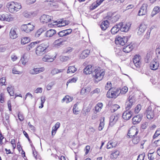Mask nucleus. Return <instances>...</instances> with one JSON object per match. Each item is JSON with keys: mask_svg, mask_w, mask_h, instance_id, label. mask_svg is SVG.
Here are the masks:
<instances>
[{"mask_svg": "<svg viewBox=\"0 0 160 160\" xmlns=\"http://www.w3.org/2000/svg\"><path fill=\"white\" fill-rule=\"evenodd\" d=\"M6 7L11 13L16 12L22 8V6L20 3L13 2L8 3L7 4Z\"/></svg>", "mask_w": 160, "mask_h": 160, "instance_id": "1", "label": "nucleus"}, {"mask_svg": "<svg viewBox=\"0 0 160 160\" xmlns=\"http://www.w3.org/2000/svg\"><path fill=\"white\" fill-rule=\"evenodd\" d=\"M105 74V72L103 69L100 68H97L94 70L92 73V77L96 79V81L98 82L101 80Z\"/></svg>", "mask_w": 160, "mask_h": 160, "instance_id": "2", "label": "nucleus"}, {"mask_svg": "<svg viewBox=\"0 0 160 160\" xmlns=\"http://www.w3.org/2000/svg\"><path fill=\"white\" fill-rule=\"evenodd\" d=\"M49 46L48 42H45L41 44L36 48V53L38 55H41L46 52V50Z\"/></svg>", "mask_w": 160, "mask_h": 160, "instance_id": "3", "label": "nucleus"}, {"mask_svg": "<svg viewBox=\"0 0 160 160\" xmlns=\"http://www.w3.org/2000/svg\"><path fill=\"white\" fill-rule=\"evenodd\" d=\"M120 93V90L116 89L112 90L111 89H109L107 92V97L110 98H116Z\"/></svg>", "mask_w": 160, "mask_h": 160, "instance_id": "4", "label": "nucleus"}, {"mask_svg": "<svg viewBox=\"0 0 160 160\" xmlns=\"http://www.w3.org/2000/svg\"><path fill=\"white\" fill-rule=\"evenodd\" d=\"M141 57L139 55H135L133 58V63L134 66H132V68L137 69L140 67L141 64L140 62Z\"/></svg>", "mask_w": 160, "mask_h": 160, "instance_id": "5", "label": "nucleus"}, {"mask_svg": "<svg viewBox=\"0 0 160 160\" xmlns=\"http://www.w3.org/2000/svg\"><path fill=\"white\" fill-rule=\"evenodd\" d=\"M52 16L44 14L42 15L40 18L41 22L43 23H47L49 22L51 23L53 22L54 21L52 20Z\"/></svg>", "mask_w": 160, "mask_h": 160, "instance_id": "6", "label": "nucleus"}, {"mask_svg": "<svg viewBox=\"0 0 160 160\" xmlns=\"http://www.w3.org/2000/svg\"><path fill=\"white\" fill-rule=\"evenodd\" d=\"M34 28V26L30 23L27 24H23L22 25L21 29L26 33H28L32 31Z\"/></svg>", "mask_w": 160, "mask_h": 160, "instance_id": "7", "label": "nucleus"}, {"mask_svg": "<svg viewBox=\"0 0 160 160\" xmlns=\"http://www.w3.org/2000/svg\"><path fill=\"white\" fill-rule=\"evenodd\" d=\"M127 42V37L119 36L115 40V43L117 45L123 46Z\"/></svg>", "mask_w": 160, "mask_h": 160, "instance_id": "8", "label": "nucleus"}, {"mask_svg": "<svg viewBox=\"0 0 160 160\" xmlns=\"http://www.w3.org/2000/svg\"><path fill=\"white\" fill-rule=\"evenodd\" d=\"M14 18L11 14H3L0 15V20L8 22H10L13 21Z\"/></svg>", "mask_w": 160, "mask_h": 160, "instance_id": "9", "label": "nucleus"}, {"mask_svg": "<svg viewBox=\"0 0 160 160\" xmlns=\"http://www.w3.org/2000/svg\"><path fill=\"white\" fill-rule=\"evenodd\" d=\"M66 24V23L63 21H59L58 22L55 21H53V22H52L51 23H49L48 24V26L50 28L55 27L56 26L58 27H62L65 26Z\"/></svg>", "mask_w": 160, "mask_h": 160, "instance_id": "10", "label": "nucleus"}, {"mask_svg": "<svg viewBox=\"0 0 160 160\" xmlns=\"http://www.w3.org/2000/svg\"><path fill=\"white\" fill-rule=\"evenodd\" d=\"M119 24H121V25L120 29L121 31L125 32H127L128 31L131 25V23L129 22H127L125 23L120 22L119 23Z\"/></svg>", "mask_w": 160, "mask_h": 160, "instance_id": "11", "label": "nucleus"}, {"mask_svg": "<svg viewBox=\"0 0 160 160\" xmlns=\"http://www.w3.org/2000/svg\"><path fill=\"white\" fill-rule=\"evenodd\" d=\"M146 113L148 119L150 120L153 118L154 116V110H152L151 106L148 107L146 110Z\"/></svg>", "mask_w": 160, "mask_h": 160, "instance_id": "12", "label": "nucleus"}, {"mask_svg": "<svg viewBox=\"0 0 160 160\" xmlns=\"http://www.w3.org/2000/svg\"><path fill=\"white\" fill-rule=\"evenodd\" d=\"M148 5L146 3L143 4L138 12L139 16H143L146 14L147 12V8Z\"/></svg>", "mask_w": 160, "mask_h": 160, "instance_id": "13", "label": "nucleus"}, {"mask_svg": "<svg viewBox=\"0 0 160 160\" xmlns=\"http://www.w3.org/2000/svg\"><path fill=\"white\" fill-rule=\"evenodd\" d=\"M128 101L126 103L125 108L126 110H128L131 108L134 102V98L129 96L128 98Z\"/></svg>", "mask_w": 160, "mask_h": 160, "instance_id": "14", "label": "nucleus"}, {"mask_svg": "<svg viewBox=\"0 0 160 160\" xmlns=\"http://www.w3.org/2000/svg\"><path fill=\"white\" fill-rule=\"evenodd\" d=\"M159 66V63L156 59L152 60L150 64V68L152 70L157 69Z\"/></svg>", "mask_w": 160, "mask_h": 160, "instance_id": "15", "label": "nucleus"}, {"mask_svg": "<svg viewBox=\"0 0 160 160\" xmlns=\"http://www.w3.org/2000/svg\"><path fill=\"white\" fill-rule=\"evenodd\" d=\"M132 115V112L131 111L126 110L123 113V118L126 120L129 119Z\"/></svg>", "mask_w": 160, "mask_h": 160, "instance_id": "16", "label": "nucleus"}, {"mask_svg": "<svg viewBox=\"0 0 160 160\" xmlns=\"http://www.w3.org/2000/svg\"><path fill=\"white\" fill-rule=\"evenodd\" d=\"M138 133V131L136 129L131 128L129 131L128 136L129 138H133Z\"/></svg>", "mask_w": 160, "mask_h": 160, "instance_id": "17", "label": "nucleus"}, {"mask_svg": "<svg viewBox=\"0 0 160 160\" xmlns=\"http://www.w3.org/2000/svg\"><path fill=\"white\" fill-rule=\"evenodd\" d=\"M94 67L91 65H89L85 68L83 69V72L86 74L92 73Z\"/></svg>", "mask_w": 160, "mask_h": 160, "instance_id": "18", "label": "nucleus"}, {"mask_svg": "<svg viewBox=\"0 0 160 160\" xmlns=\"http://www.w3.org/2000/svg\"><path fill=\"white\" fill-rule=\"evenodd\" d=\"M147 28L146 26L144 24L142 23L140 25L138 32V34L140 35L142 34L145 32Z\"/></svg>", "mask_w": 160, "mask_h": 160, "instance_id": "19", "label": "nucleus"}, {"mask_svg": "<svg viewBox=\"0 0 160 160\" xmlns=\"http://www.w3.org/2000/svg\"><path fill=\"white\" fill-rule=\"evenodd\" d=\"M142 118L140 115H138L134 116L132 119V123L134 124H137L141 121Z\"/></svg>", "mask_w": 160, "mask_h": 160, "instance_id": "20", "label": "nucleus"}, {"mask_svg": "<svg viewBox=\"0 0 160 160\" xmlns=\"http://www.w3.org/2000/svg\"><path fill=\"white\" fill-rule=\"evenodd\" d=\"M109 23L108 21L105 20L102 22L100 24V27L102 30H106L109 27Z\"/></svg>", "mask_w": 160, "mask_h": 160, "instance_id": "21", "label": "nucleus"}, {"mask_svg": "<svg viewBox=\"0 0 160 160\" xmlns=\"http://www.w3.org/2000/svg\"><path fill=\"white\" fill-rule=\"evenodd\" d=\"M119 117V114H113L111 116L110 118V124H114L118 120Z\"/></svg>", "mask_w": 160, "mask_h": 160, "instance_id": "22", "label": "nucleus"}, {"mask_svg": "<svg viewBox=\"0 0 160 160\" xmlns=\"http://www.w3.org/2000/svg\"><path fill=\"white\" fill-rule=\"evenodd\" d=\"M118 142L114 140H112L108 142L107 144V148L108 149H110L115 147Z\"/></svg>", "mask_w": 160, "mask_h": 160, "instance_id": "23", "label": "nucleus"}, {"mask_svg": "<svg viewBox=\"0 0 160 160\" xmlns=\"http://www.w3.org/2000/svg\"><path fill=\"white\" fill-rule=\"evenodd\" d=\"M121 24H118L116 25H115L111 29V33L113 34H115L117 33L120 29L121 27Z\"/></svg>", "mask_w": 160, "mask_h": 160, "instance_id": "24", "label": "nucleus"}, {"mask_svg": "<svg viewBox=\"0 0 160 160\" xmlns=\"http://www.w3.org/2000/svg\"><path fill=\"white\" fill-rule=\"evenodd\" d=\"M56 33V31L55 30L50 29L46 32L45 34V36L47 38H50L52 37Z\"/></svg>", "mask_w": 160, "mask_h": 160, "instance_id": "25", "label": "nucleus"}, {"mask_svg": "<svg viewBox=\"0 0 160 160\" xmlns=\"http://www.w3.org/2000/svg\"><path fill=\"white\" fill-rule=\"evenodd\" d=\"M56 58V57L52 58L50 56L47 54L45 55L42 58V60L44 62H51L54 61Z\"/></svg>", "mask_w": 160, "mask_h": 160, "instance_id": "26", "label": "nucleus"}, {"mask_svg": "<svg viewBox=\"0 0 160 160\" xmlns=\"http://www.w3.org/2000/svg\"><path fill=\"white\" fill-rule=\"evenodd\" d=\"M16 29L12 28L10 32L9 36L10 38L12 39L16 38L18 37L16 31Z\"/></svg>", "mask_w": 160, "mask_h": 160, "instance_id": "27", "label": "nucleus"}, {"mask_svg": "<svg viewBox=\"0 0 160 160\" xmlns=\"http://www.w3.org/2000/svg\"><path fill=\"white\" fill-rule=\"evenodd\" d=\"M60 124L59 122H57L55 125L53 127L52 131V136L54 135L58 129L59 128Z\"/></svg>", "mask_w": 160, "mask_h": 160, "instance_id": "28", "label": "nucleus"}, {"mask_svg": "<svg viewBox=\"0 0 160 160\" xmlns=\"http://www.w3.org/2000/svg\"><path fill=\"white\" fill-rule=\"evenodd\" d=\"M90 50H84L80 55V57L82 59H84L87 57L90 53Z\"/></svg>", "mask_w": 160, "mask_h": 160, "instance_id": "29", "label": "nucleus"}, {"mask_svg": "<svg viewBox=\"0 0 160 160\" xmlns=\"http://www.w3.org/2000/svg\"><path fill=\"white\" fill-rule=\"evenodd\" d=\"M133 47L132 45H129L127 46H125L123 48V51L126 53L130 52L133 48Z\"/></svg>", "mask_w": 160, "mask_h": 160, "instance_id": "30", "label": "nucleus"}, {"mask_svg": "<svg viewBox=\"0 0 160 160\" xmlns=\"http://www.w3.org/2000/svg\"><path fill=\"white\" fill-rule=\"evenodd\" d=\"M91 107L92 106L90 104L86 108H84L82 111V114L85 116L88 115L91 109Z\"/></svg>", "mask_w": 160, "mask_h": 160, "instance_id": "31", "label": "nucleus"}, {"mask_svg": "<svg viewBox=\"0 0 160 160\" xmlns=\"http://www.w3.org/2000/svg\"><path fill=\"white\" fill-rule=\"evenodd\" d=\"M66 40H63L62 38H60L56 40L54 42V43L56 46L58 47L62 45V43L63 41H65Z\"/></svg>", "mask_w": 160, "mask_h": 160, "instance_id": "32", "label": "nucleus"}, {"mask_svg": "<svg viewBox=\"0 0 160 160\" xmlns=\"http://www.w3.org/2000/svg\"><path fill=\"white\" fill-rule=\"evenodd\" d=\"M103 107V104L102 103H98L95 107V111L96 112L101 111Z\"/></svg>", "mask_w": 160, "mask_h": 160, "instance_id": "33", "label": "nucleus"}, {"mask_svg": "<svg viewBox=\"0 0 160 160\" xmlns=\"http://www.w3.org/2000/svg\"><path fill=\"white\" fill-rule=\"evenodd\" d=\"M77 70V68L74 67V66H69L68 67V68L67 71V73H73L75 72Z\"/></svg>", "mask_w": 160, "mask_h": 160, "instance_id": "34", "label": "nucleus"}, {"mask_svg": "<svg viewBox=\"0 0 160 160\" xmlns=\"http://www.w3.org/2000/svg\"><path fill=\"white\" fill-rule=\"evenodd\" d=\"M8 92L11 96H13L14 95V87L10 85L7 88Z\"/></svg>", "mask_w": 160, "mask_h": 160, "instance_id": "35", "label": "nucleus"}, {"mask_svg": "<svg viewBox=\"0 0 160 160\" xmlns=\"http://www.w3.org/2000/svg\"><path fill=\"white\" fill-rule=\"evenodd\" d=\"M37 44L36 42L31 43L30 44L27 45L26 47V49L27 51H29L32 48H34Z\"/></svg>", "mask_w": 160, "mask_h": 160, "instance_id": "36", "label": "nucleus"}, {"mask_svg": "<svg viewBox=\"0 0 160 160\" xmlns=\"http://www.w3.org/2000/svg\"><path fill=\"white\" fill-rule=\"evenodd\" d=\"M119 154V152L118 150L114 151L112 153L110 156V158L112 159L116 158Z\"/></svg>", "mask_w": 160, "mask_h": 160, "instance_id": "37", "label": "nucleus"}, {"mask_svg": "<svg viewBox=\"0 0 160 160\" xmlns=\"http://www.w3.org/2000/svg\"><path fill=\"white\" fill-rule=\"evenodd\" d=\"M120 16L118 14H116L115 16H112L110 17V20L112 22H114L117 21L119 19Z\"/></svg>", "mask_w": 160, "mask_h": 160, "instance_id": "38", "label": "nucleus"}, {"mask_svg": "<svg viewBox=\"0 0 160 160\" xmlns=\"http://www.w3.org/2000/svg\"><path fill=\"white\" fill-rule=\"evenodd\" d=\"M104 117H103L100 120V122L98 128V130L100 131L102 130L104 127Z\"/></svg>", "mask_w": 160, "mask_h": 160, "instance_id": "39", "label": "nucleus"}, {"mask_svg": "<svg viewBox=\"0 0 160 160\" xmlns=\"http://www.w3.org/2000/svg\"><path fill=\"white\" fill-rule=\"evenodd\" d=\"M9 115L8 114L6 113L5 116V119L6 121V122L3 121V123L4 125L6 126H7L8 124H9Z\"/></svg>", "mask_w": 160, "mask_h": 160, "instance_id": "40", "label": "nucleus"}, {"mask_svg": "<svg viewBox=\"0 0 160 160\" xmlns=\"http://www.w3.org/2000/svg\"><path fill=\"white\" fill-rule=\"evenodd\" d=\"M132 138V142L134 144H138L140 140V137L138 136H135Z\"/></svg>", "mask_w": 160, "mask_h": 160, "instance_id": "41", "label": "nucleus"}, {"mask_svg": "<svg viewBox=\"0 0 160 160\" xmlns=\"http://www.w3.org/2000/svg\"><path fill=\"white\" fill-rule=\"evenodd\" d=\"M30 39L28 37H23L21 39V43L22 44H25L30 42Z\"/></svg>", "mask_w": 160, "mask_h": 160, "instance_id": "42", "label": "nucleus"}, {"mask_svg": "<svg viewBox=\"0 0 160 160\" xmlns=\"http://www.w3.org/2000/svg\"><path fill=\"white\" fill-rule=\"evenodd\" d=\"M120 108V106L118 104L113 105L112 106L111 110L112 112H114Z\"/></svg>", "mask_w": 160, "mask_h": 160, "instance_id": "43", "label": "nucleus"}, {"mask_svg": "<svg viewBox=\"0 0 160 160\" xmlns=\"http://www.w3.org/2000/svg\"><path fill=\"white\" fill-rule=\"evenodd\" d=\"M73 98L69 97L68 96H66L62 100L63 102L66 101V103H68L72 100Z\"/></svg>", "mask_w": 160, "mask_h": 160, "instance_id": "44", "label": "nucleus"}, {"mask_svg": "<svg viewBox=\"0 0 160 160\" xmlns=\"http://www.w3.org/2000/svg\"><path fill=\"white\" fill-rule=\"evenodd\" d=\"M77 80L78 78H73L72 79H69L67 83V86H68V84L69 83L75 82Z\"/></svg>", "mask_w": 160, "mask_h": 160, "instance_id": "45", "label": "nucleus"}, {"mask_svg": "<svg viewBox=\"0 0 160 160\" xmlns=\"http://www.w3.org/2000/svg\"><path fill=\"white\" fill-rule=\"evenodd\" d=\"M12 73L14 74H20L22 73V72L18 71L16 68L14 67L12 69Z\"/></svg>", "mask_w": 160, "mask_h": 160, "instance_id": "46", "label": "nucleus"}, {"mask_svg": "<svg viewBox=\"0 0 160 160\" xmlns=\"http://www.w3.org/2000/svg\"><path fill=\"white\" fill-rule=\"evenodd\" d=\"M119 90L120 93H121L122 94H124L127 92L128 88L127 87H124L121 89Z\"/></svg>", "mask_w": 160, "mask_h": 160, "instance_id": "47", "label": "nucleus"}, {"mask_svg": "<svg viewBox=\"0 0 160 160\" xmlns=\"http://www.w3.org/2000/svg\"><path fill=\"white\" fill-rule=\"evenodd\" d=\"M29 72L31 74H38L37 68H34L30 70Z\"/></svg>", "mask_w": 160, "mask_h": 160, "instance_id": "48", "label": "nucleus"}, {"mask_svg": "<svg viewBox=\"0 0 160 160\" xmlns=\"http://www.w3.org/2000/svg\"><path fill=\"white\" fill-rule=\"evenodd\" d=\"M18 117L20 121H23L24 119V117L23 114L22 113L19 112L18 113Z\"/></svg>", "mask_w": 160, "mask_h": 160, "instance_id": "49", "label": "nucleus"}, {"mask_svg": "<svg viewBox=\"0 0 160 160\" xmlns=\"http://www.w3.org/2000/svg\"><path fill=\"white\" fill-rule=\"evenodd\" d=\"M141 106L140 105L138 104L135 108V112L136 113H138L141 110Z\"/></svg>", "mask_w": 160, "mask_h": 160, "instance_id": "50", "label": "nucleus"}, {"mask_svg": "<svg viewBox=\"0 0 160 160\" xmlns=\"http://www.w3.org/2000/svg\"><path fill=\"white\" fill-rule=\"evenodd\" d=\"M160 135V128L158 129L153 136V138H155Z\"/></svg>", "mask_w": 160, "mask_h": 160, "instance_id": "51", "label": "nucleus"}, {"mask_svg": "<svg viewBox=\"0 0 160 160\" xmlns=\"http://www.w3.org/2000/svg\"><path fill=\"white\" fill-rule=\"evenodd\" d=\"M68 57L65 56H62L60 57V60L62 62H65L68 59Z\"/></svg>", "mask_w": 160, "mask_h": 160, "instance_id": "52", "label": "nucleus"}, {"mask_svg": "<svg viewBox=\"0 0 160 160\" xmlns=\"http://www.w3.org/2000/svg\"><path fill=\"white\" fill-rule=\"evenodd\" d=\"M6 82V79L4 77H3L0 79V84L1 86L5 85V83Z\"/></svg>", "mask_w": 160, "mask_h": 160, "instance_id": "53", "label": "nucleus"}, {"mask_svg": "<svg viewBox=\"0 0 160 160\" xmlns=\"http://www.w3.org/2000/svg\"><path fill=\"white\" fill-rule=\"evenodd\" d=\"M27 62V60L25 59L24 57L22 58L20 60V62H21V63L23 65H25Z\"/></svg>", "mask_w": 160, "mask_h": 160, "instance_id": "54", "label": "nucleus"}, {"mask_svg": "<svg viewBox=\"0 0 160 160\" xmlns=\"http://www.w3.org/2000/svg\"><path fill=\"white\" fill-rule=\"evenodd\" d=\"M145 157V153L139 155L138 156L137 160H143Z\"/></svg>", "mask_w": 160, "mask_h": 160, "instance_id": "55", "label": "nucleus"}, {"mask_svg": "<svg viewBox=\"0 0 160 160\" xmlns=\"http://www.w3.org/2000/svg\"><path fill=\"white\" fill-rule=\"evenodd\" d=\"M65 33V34L66 36H67L70 33L72 32V29H66L63 30Z\"/></svg>", "mask_w": 160, "mask_h": 160, "instance_id": "56", "label": "nucleus"}, {"mask_svg": "<svg viewBox=\"0 0 160 160\" xmlns=\"http://www.w3.org/2000/svg\"><path fill=\"white\" fill-rule=\"evenodd\" d=\"M151 59V56L150 53H148L146 57L145 62H148Z\"/></svg>", "mask_w": 160, "mask_h": 160, "instance_id": "57", "label": "nucleus"}, {"mask_svg": "<svg viewBox=\"0 0 160 160\" xmlns=\"http://www.w3.org/2000/svg\"><path fill=\"white\" fill-rule=\"evenodd\" d=\"M42 88H38L35 91V92L37 93H41L42 92Z\"/></svg>", "mask_w": 160, "mask_h": 160, "instance_id": "58", "label": "nucleus"}, {"mask_svg": "<svg viewBox=\"0 0 160 160\" xmlns=\"http://www.w3.org/2000/svg\"><path fill=\"white\" fill-rule=\"evenodd\" d=\"M99 5H98L97 3L96 2H94L92 5L91 9L92 10L94 9L97 8Z\"/></svg>", "mask_w": 160, "mask_h": 160, "instance_id": "59", "label": "nucleus"}, {"mask_svg": "<svg viewBox=\"0 0 160 160\" xmlns=\"http://www.w3.org/2000/svg\"><path fill=\"white\" fill-rule=\"evenodd\" d=\"M153 153H149L148 155V158L149 160H153L154 157L153 156Z\"/></svg>", "mask_w": 160, "mask_h": 160, "instance_id": "60", "label": "nucleus"}, {"mask_svg": "<svg viewBox=\"0 0 160 160\" xmlns=\"http://www.w3.org/2000/svg\"><path fill=\"white\" fill-rule=\"evenodd\" d=\"M156 54H158V57H160V46H159L156 50Z\"/></svg>", "mask_w": 160, "mask_h": 160, "instance_id": "61", "label": "nucleus"}, {"mask_svg": "<svg viewBox=\"0 0 160 160\" xmlns=\"http://www.w3.org/2000/svg\"><path fill=\"white\" fill-rule=\"evenodd\" d=\"M90 149V147L88 145H87L85 149V151H86L85 154H87L89 152Z\"/></svg>", "mask_w": 160, "mask_h": 160, "instance_id": "62", "label": "nucleus"}, {"mask_svg": "<svg viewBox=\"0 0 160 160\" xmlns=\"http://www.w3.org/2000/svg\"><path fill=\"white\" fill-rule=\"evenodd\" d=\"M58 35L60 37H63L64 36H66L65 34V32H64L63 30L60 31L58 33Z\"/></svg>", "mask_w": 160, "mask_h": 160, "instance_id": "63", "label": "nucleus"}, {"mask_svg": "<svg viewBox=\"0 0 160 160\" xmlns=\"http://www.w3.org/2000/svg\"><path fill=\"white\" fill-rule=\"evenodd\" d=\"M47 30L46 28L45 27H42L39 29L38 30L40 32L42 33L46 31Z\"/></svg>", "mask_w": 160, "mask_h": 160, "instance_id": "64", "label": "nucleus"}]
</instances>
